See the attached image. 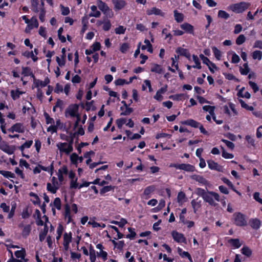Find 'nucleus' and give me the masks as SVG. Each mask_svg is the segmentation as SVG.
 <instances>
[{
	"mask_svg": "<svg viewBox=\"0 0 262 262\" xmlns=\"http://www.w3.org/2000/svg\"><path fill=\"white\" fill-rule=\"evenodd\" d=\"M21 74L24 76H28L32 74L31 69L29 67H23Z\"/></svg>",
	"mask_w": 262,
	"mask_h": 262,
	"instance_id": "obj_58",
	"label": "nucleus"
},
{
	"mask_svg": "<svg viewBox=\"0 0 262 262\" xmlns=\"http://www.w3.org/2000/svg\"><path fill=\"white\" fill-rule=\"evenodd\" d=\"M61 184L58 182L57 178L53 177L50 179V182L47 184V189L51 193L54 194L59 188Z\"/></svg>",
	"mask_w": 262,
	"mask_h": 262,
	"instance_id": "obj_5",
	"label": "nucleus"
},
{
	"mask_svg": "<svg viewBox=\"0 0 262 262\" xmlns=\"http://www.w3.org/2000/svg\"><path fill=\"white\" fill-rule=\"evenodd\" d=\"M27 24L28 25L25 30V32L27 33H30L31 30L34 28H38L39 25L37 18L34 16L31 17L30 23Z\"/></svg>",
	"mask_w": 262,
	"mask_h": 262,
	"instance_id": "obj_10",
	"label": "nucleus"
},
{
	"mask_svg": "<svg viewBox=\"0 0 262 262\" xmlns=\"http://www.w3.org/2000/svg\"><path fill=\"white\" fill-rule=\"evenodd\" d=\"M252 58L253 59H258L260 60L262 58V52L259 50L254 51L252 53Z\"/></svg>",
	"mask_w": 262,
	"mask_h": 262,
	"instance_id": "obj_50",
	"label": "nucleus"
},
{
	"mask_svg": "<svg viewBox=\"0 0 262 262\" xmlns=\"http://www.w3.org/2000/svg\"><path fill=\"white\" fill-rule=\"evenodd\" d=\"M245 88L243 87L238 92L237 95L238 96L241 97L242 98H246L247 99H249L251 97L250 94L246 91L245 92Z\"/></svg>",
	"mask_w": 262,
	"mask_h": 262,
	"instance_id": "obj_36",
	"label": "nucleus"
},
{
	"mask_svg": "<svg viewBox=\"0 0 262 262\" xmlns=\"http://www.w3.org/2000/svg\"><path fill=\"white\" fill-rule=\"evenodd\" d=\"M191 178L202 184V185L209 186V183L202 176L198 174H193L191 176Z\"/></svg>",
	"mask_w": 262,
	"mask_h": 262,
	"instance_id": "obj_20",
	"label": "nucleus"
},
{
	"mask_svg": "<svg viewBox=\"0 0 262 262\" xmlns=\"http://www.w3.org/2000/svg\"><path fill=\"white\" fill-rule=\"evenodd\" d=\"M56 147L60 155L68 156L73 151V140L67 142H58L56 143Z\"/></svg>",
	"mask_w": 262,
	"mask_h": 262,
	"instance_id": "obj_2",
	"label": "nucleus"
},
{
	"mask_svg": "<svg viewBox=\"0 0 262 262\" xmlns=\"http://www.w3.org/2000/svg\"><path fill=\"white\" fill-rule=\"evenodd\" d=\"M25 130L24 127L21 123H17L14 124L11 128L8 129V131L11 133L14 132L17 133H23Z\"/></svg>",
	"mask_w": 262,
	"mask_h": 262,
	"instance_id": "obj_22",
	"label": "nucleus"
},
{
	"mask_svg": "<svg viewBox=\"0 0 262 262\" xmlns=\"http://www.w3.org/2000/svg\"><path fill=\"white\" fill-rule=\"evenodd\" d=\"M0 174L3 175L4 177L9 179V178H14L15 174L9 171L5 170H0Z\"/></svg>",
	"mask_w": 262,
	"mask_h": 262,
	"instance_id": "obj_45",
	"label": "nucleus"
},
{
	"mask_svg": "<svg viewBox=\"0 0 262 262\" xmlns=\"http://www.w3.org/2000/svg\"><path fill=\"white\" fill-rule=\"evenodd\" d=\"M128 230L130 232V234L126 235V238H129V239H133L136 235V234L135 232V229L134 228L129 227V228H128Z\"/></svg>",
	"mask_w": 262,
	"mask_h": 262,
	"instance_id": "obj_61",
	"label": "nucleus"
},
{
	"mask_svg": "<svg viewBox=\"0 0 262 262\" xmlns=\"http://www.w3.org/2000/svg\"><path fill=\"white\" fill-rule=\"evenodd\" d=\"M120 109L122 111L120 115L123 116L129 115L133 111L132 108L128 107L127 106H125V108L121 107Z\"/></svg>",
	"mask_w": 262,
	"mask_h": 262,
	"instance_id": "obj_47",
	"label": "nucleus"
},
{
	"mask_svg": "<svg viewBox=\"0 0 262 262\" xmlns=\"http://www.w3.org/2000/svg\"><path fill=\"white\" fill-rule=\"evenodd\" d=\"M48 231V228L47 225L46 224L44 226L43 230L42 231L39 235V238L40 242L43 241L47 235V234Z\"/></svg>",
	"mask_w": 262,
	"mask_h": 262,
	"instance_id": "obj_40",
	"label": "nucleus"
},
{
	"mask_svg": "<svg viewBox=\"0 0 262 262\" xmlns=\"http://www.w3.org/2000/svg\"><path fill=\"white\" fill-rule=\"evenodd\" d=\"M145 45H142L141 46V49L144 50L147 49V51L149 53H151L153 52L152 47L151 44L150 43V41L148 39H145L144 41Z\"/></svg>",
	"mask_w": 262,
	"mask_h": 262,
	"instance_id": "obj_35",
	"label": "nucleus"
},
{
	"mask_svg": "<svg viewBox=\"0 0 262 262\" xmlns=\"http://www.w3.org/2000/svg\"><path fill=\"white\" fill-rule=\"evenodd\" d=\"M25 92L22 91H20L19 89H17L15 90H12L10 91V95L12 98L15 100L18 99L20 97V96Z\"/></svg>",
	"mask_w": 262,
	"mask_h": 262,
	"instance_id": "obj_30",
	"label": "nucleus"
},
{
	"mask_svg": "<svg viewBox=\"0 0 262 262\" xmlns=\"http://www.w3.org/2000/svg\"><path fill=\"white\" fill-rule=\"evenodd\" d=\"M129 48V45L128 43H123L121 45L120 51L122 53H125L128 51Z\"/></svg>",
	"mask_w": 262,
	"mask_h": 262,
	"instance_id": "obj_59",
	"label": "nucleus"
},
{
	"mask_svg": "<svg viewBox=\"0 0 262 262\" xmlns=\"http://www.w3.org/2000/svg\"><path fill=\"white\" fill-rule=\"evenodd\" d=\"M77 178L73 179L70 181V187L71 189H79V184L77 183Z\"/></svg>",
	"mask_w": 262,
	"mask_h": 262,
	"instance_id": "obj_55",
	"label": "nucleus"
},
{
	"mask_svg": "<svg viewBox=\"0 0 262 262\" xmlns=\"http://www.w3.org/2000/svg\"><path fill=\"white\" fill-rule=\"evenodd\" d=\"M249 223L251 228L255 230L259 229L261 226V221L257 218L251 219Z\"/></svg>",
	"mask_w": 262,
	"mask_h": 262,
	"instance_id": "obj_28",
	"label": "nucleus"
},
{
	"mask_svg": "<svg viewBox=\"0 0 262 262\" xmlns=\"http://www.w3.org/2000/svg\"><path fill=\"white\" fill-rule=\"evenodd\" d=\"M186 198L185 194L182 191L179 192L177 196V201L179 204L182 205L184 202H186Z\"/></svg>",
	"mask_w": 262,
	"mask_h": 262,
	"instance_id": "obj_38",
	"label": "nucleus"
},
{
	"mask_svg": "<svg viewBox=\"0 0 262 262\" xmlns=\"http://www.w3.org/2000/svg\"><path fill=\"white\" fill-rule=\"evenodd\" d=\"M63 230L64 229L63 226L61 224H59L56 230L57 236H56V238L57 241H58L60 238L61 235L63 233Z\"/></svg>",
	"mask_w": 262,
	"mask_h": 262,
	"instance_id": "obj_54",
	"label": "nucleus"
},
{
	"mask_svg": "<svg viewBox=\"0 0 262 262\" xmlns=\"http://www.w3.org/2000/svg\"><path fill=\"white\" fill-rule=\"evenodd\" d=\"M238 101L240 103L241 106L246 109V110L252 111L254 110V107L252 106H249L243 100L239 99H238Z\"/></svg>",
	"mask_w": 262,
	"mask_h": 262,
	"instance_id": "obj_48",
	"label": "nucleus"
},
{
	"mask_svg": "<svg viewBox=\"0 0 262 262\" xmlns=\"http://www.w3.org/2000/svg\"><path fill=\"white\" fill-rule=\"evenodd\" d=\"M31 230V227L30 225H26L25 226L22 231V236L25 237H27L30 234Z\"/></svg>",
	"mask_w": 262,
	"mask_h": 262,
	"instance_id": "obj_44",
	"label": "nucleus"
},
{
	"mask_svg": "<svg viewBox=\"0 0 262 262\" xmlns=\"http://www.w3.org/2000/svg\"><path fill=\"white\" fill-rule=\"evenodd\" d=\"M251 4L248 2H241L239 3L231 4L228 7V10L232 11L235 13H242L249 8Z\"/></svg>",
	"mask_w": 262,
	"mask_h": 262,
	"instance_id": "obj_3",
	"label": "nucleus"
},
{
	"mask_svg": "<svg viewBox=\"0 0 262 262\" xmlns=\"http://www.w3.org/2000/svg\"><path fill=\"white\" fill-rule=\"evenodd\" d=\"M167 85H165L164 86L160 88L156 92V95L154 96V98L158 101H162L163 98L162 95L166 93V92L167 91Z\"/></svg>",
	"mask_w": 262,
	"mask_h": 262,
	"instance_id": "obj_19",
	"label": "nucleus"
},
{
	"mask_svg": "<svg viewBox=\"0 0 262 262\" xmlns=\"http://www.w3.org/2000/svg\"><path fill=\"white\" fill-rule=\"evenodd\" d=\"M174 17L175 20L178 23L182 22L183 20L184 16L183 14L178 12L177 10L174 11Z\"/></svg>",
	"mask_w": 262,
	"mask_h": 262,
	"instance_id": "obj_49",
	"label": "nucleus"
},
{
	"mask_svg": "<svg viewBox=\"0 0 262 262\" xmlns=\"http://www.w3.org/2000/svg\"><path fill=\"white\" fill-rule=\"evenodd\" d=\"M241 252L243 254L248 257H249L252 254V251L247 246H244L241 249Z\"/></svg>",
	"mask_w": 262,
	"mask_h": 262,
	"instance_id": "obj_52",
	"label": "nucleus"
},
{
	"mask_svg": "<svg viewBox=\"0 0 262 262\" xmlns=\"http://www.w3.org/2000/svg\"><path fill=\"white\" fill-rule=\"evenodd\" d=\"M93 184H96L99 186H103L105 184H107L108 182L104 180H101L100 179H96L93 182H91Z\"/></svg>",
	"mask_w": 262,
	"mask_h": 262,
	"instance_id": "obj_62",
	"label": "nucleus"
},
{
	"mask_svg": "<svg viewBox=\"0 0 262 262\" xmlns=\"http://www.w3.org/2000/svg\"><path fill=\"white\" fill-rule=\"evenodd\" d=\"M176 52L179 55L185 56L188 59H190L191 55L187 49L179 47L176 49Z\"/></svg>",
	"mask_w": 262,
	"mask_h": 262,
	"instance_id": "obj_25",
	"label": "nucleus"
},
{
	"mask_svg": "<svg viewBox=\"0 0 262 262\" xmlns=\"http://www.w3.org/2000/svg\"><path fill=\"white\" fill-rule=\"evenodd\" d=\"M218 17L226 19L229 17V14L225 11L219 10L218 12Z\"/></svg>",
	"mask_w": 262,
	"mask_h": 262,
	"instance_id": "obj_63",
	"label": "nucleus"
},
{
	"mask_svg": "<svg viewBox=\"0 0 262 262\" xmlns=\"http://www.w3.org/2000/svg\"><path fill=\"white\" fill-rule=\"evenodd\" d=\"M146 14L148 15L154 14L162 17H164L165 16V13L163 12L161 9H158L156 7H152L150 9H147L146 10Z\"/></svg>",
	"mask_w": 262,
	"mask_h": 262,
	"instance_id": "obj_16",
	"label": "nucleus"
},
{
	"mask_svg": "<svg viewBox=\"0 0 262 262\" xmlns=\"http://www.w3.org/2000/svg\"><path fill=\"white\" fill-rule=\"evenodd\" d=\"M150 71L158 74H162L164 72V70L161 66L159 64L154 63L151 65Z\"/></svg>",
	"mask_w": 262,
	"mask_h": 262,
	"instance_id": "obj_34",
	"label": "nucleus"
},
{
	"mask_svg": "<svg viewBox=\"0 0 262 262\" xmlns=\"http://www.w3.org/2000/svg\"><path fill=\"white\" fill-rule=\"evenodd\" d=\"M96 4L99 9L103 12V13L107 18H112L114 15V12L108 5L101 0H96Z\"/></svg>",
	"mask_w": 262,
	"mask_h": 262,
	"instance_id": "obj_4",
	"label": "nucleus"
},
{
	"mask_svg": "<svg viewBox=\"0 0 262 262\" xmlns=\"http://www.w3.org/2000/svg\"><path fill=\"white\" fill-rule=\"evenodd\" d=\"M171 235L174 241L176 242L183 243H186V238L182 233H179L178 231L174 230L171 232Z\"/></svg>",
	"mask_w": 262,
	"mask_h": 262,
	"instance_id": "obj_11",
	"label": "nucleus"
},
{
	"mask_svg": "<svg viewBox=\"0 0 262 262\" xmlns=\"http://www.w3.org/2000/svg\"><path fill=\"white\" fill-rule=\"evenodd\" d=\"M228 243L231 245L233 248H239L242 245V242H241L239 239L230 238L228 241Z\"/></svg>",
	"mask_w": 262,
	"mask_h": 262,
	"instance_id": "obj_32",
	"label": "nucleus"
},
{
	"mask_svg": "<svg viewBox=\"0 0 262 262\" xmlns=\"http://www.w3.org/2000/svg\"><path fill=\"white\" fill-rule=\"evenodd\" d=\"M64 220L66 222L67 224L70 223L72 221V216L70 213V206L68 204H66L64 206Z\"/></svg>",
	"mask_w": 262,
	"mask_h": 262,
	"instance_id": "obj_21",
	"label": "nucleus"
},
{
	"mask_svg": "<svg viewBox=\"0 0 262 262\" xmlns=\"http://www.w3.org/2000/svg\"><path fill=\"white\" fill-rule=\"evenodd\" d=\"M31 9L35 13H38L42 8H44V4L42 2L39 3L38 0H30Z\"/></svg>",
	"mask_w": 262,
	"mask_h": 262,
	"instance_id": "obj_14",
	"label": "nucleus"
},
{
	"mask_svg": "<svg viewBox=\"0 0 262 262\" xmlns=\"http://www.w3.org/2000/svg\"><path fill=\"white\" fill-rule=\"evenodd\" d=\"M246 40L245 36L243 34L239 35L236 39V43L237 45L243 44Z\"/></svg>",
	"mask_w": 262,
	"mask_h": 262,
	"instance_id": "obj_64",
	"label": "nucleus"
},
{
	"mask_svg": "<svg viewBox=\"0 0 262 262\" xmlns=\"http://www.w3.org/2000/svg\"><path fill=\"white\" fill-rule=\"evenodd\" d=\"M179 167V169L187 172H193L195 170L194 166L189 164H180Z\"/></svg>",
	"mask_w": 262,
	"mask_h": 262,
	"instance_id": "obj_27",
	"label": "nucleus"
},
{
	"mask_svg": "<svg viewBox=\"0 0 262 262\" xmlns=\"http://www.w3.org/2000/svg\"><path fill=\"white\" fill-rule=\"evenodd\" d=\"M207 164L208 167L211 170H215L218 171H222L223 167L212 160H208Z\"/></svg>",
	"mask_w": 262,
	"mask_h": 262,
	"instance_id": "obj_23",
	"label": "nucleus"
},
{
	"mask_svg": "<svg viewBox=\"0 0 262 262\" xmlns=\"http://www.w3.org/2000/svg\"><path fill=\"white\" fill-rule=\"evenodd\" d=\"M79 105L77 104L70 105L65 110V116L67 118H74L77 116L78 113Z\"/></svg>",
	"mask_w": 262,
	"mask_h": 262,
	"instance_id": "obj_7",
	"label": "nucleus"
},
{
	"mask_svg": "<svg viewBox=\"0 0 262 262\" xmlns=\"http://www.w3.org/2000/svg\"><path fill=\"white\" fill-rule=\"evenodd\" d=\"M195 193L199 196H201L203 200L212 206H216L217 202L220 201L219 194L214 191L205 190L201 188H197L195 189Z\"/></svg>",
	"mask_w": 262,
	"mask_h": 262,
	"instance_id": "obj_1",
	"label": "nucleus"
},
{
	"mask_svg": "<svg viewBox=\"0 0 262 262\" xmlns=\"http://www.w3.org/2000/svg\"><path fill=\"white\" fill-rule=\"evenodd\" d=\"M181 123L184 125L190 126L194 128H198L200 125V123L193 119H188L187 120L182 121Z\"/></svg>",
	"mask_w": 262,
	"mask_h": 262,
	"instance_id": "obj_29",
	"label": "nucleus"
},
{
	"mask_svg": "<svg viewBox=\"0 0 262 262\" xmlns=\"http://www.w3.org/2000/svg\"><path fill=\"white\" fill-rule=\"evenodd\" d=\"M98 251L96 252L97 256L101 258L103 261L106 260L107 258V252L104 250L105 248L101 244H98L96 246Z\"/></svg>",
	"mask_w": 262,
	"mask_h": 262,
	"instance_id": "obj_9",
	"label": "nucleus"
},
{
	"mask_svg": "<svg viewBox=\"0 0 262 262\" xmlns=\"http://www.w3.org/2000/svg\"><path fill=\"white\" fill-rule=\"evenodd\" d=\"M180 27L182 29H183L185 32L187 33H189L190 34H194V28L193 26L191 25L185 23L182 24L180 25Z\"/></svg>",
	"mask_w": 262,
	"mask_h": 262,
	"instance_id": "obj_24",
	"label": "nucleus"
},
{
	"mask_svg": "<svg viewBox=\"0 0 262 262\" xmlns=\"http://www.w3.org/2000/svg\"><path fill=\"white\" fill-rule=\"evenodd\" d=\"M191 205L193 208V212L196 213L201 207V201H198V199H193L191 201Z\"/></svg>",
	"mask_w": 262,
	"mask_h": 262,
	"instance_id": "obj_33",
	"label": "nucleus"
},
{
	"mask_svg": "<svg viewBox=\"0 0 262 262\" xmlns=\"http://www.w3.org/2000/svg\"><path fill=\"white\" fill-rule=\"evenodd\" d=\"M97 6L92 5L90 7L91 12L89 14V17H99L101 15V12L97 10Z\"/></svg>",
	"mask_w": 262,
	"mask_h": 262,
	"instance_id": "obj_26",
	"label": "nucleus"
},
{
	"mask_svg": "<svg viewBox=\"0 0 262 262\" xmlns=\"http://www.w3.org/2000/svg\"><path fill=\"white\" fill-rule=\"evenodd\" d=\"M32 144V140H28L19 147V149L23 151L25 149L30 148Z\"/></svg>",
	"mask_w": 262,
	"mask_h": 262,
	"instance_id": "obj_51",
	"label": "nucleus"
},
{
	"mask_svg": "<svg viewBox=\"0 0 262 262\" xmlns=\"http://www.w3.org/2000/svg\"><path fill=\"white\" fill-rule=\"evenodd\" d=\"M215 108V107L214 106L204 105L203 106V110L208 112L210 115H214Z\"/></svg>",
	"mask_w": 262,
	"mask_h": 262,
	"instance_id": "obj_46",
	"label": "nucleus"
},
{
	"mask_svg": "<svg viewBox=\"0 0 262 262\" xmlns=\"http://www.w3.org/2000/svg\"><path fill=\"white\" fill-rule=\"evenodd\" d=\"M39 167L40 168V170H43L45 171H47L50 173L51 175H52L53 174V171L54 169L53 167V163H52L51 165L48 167H45L41 165H38Z\"/></svg>",
	"mask_w": 262,
	"mask_h": 262,
	"instance_id": "obj_43",
	"label": "nucleus"
},
{
	"mask_svg": "<svg viewBox=\"0 0 262 262\" xmlns=\"http://www.w3.org/2000/svg\"><path fill=\"white\" fill-rule=\"evenodd\" d=\"M89 256L91 262H96V252H95V250L92 248H90Z\"/></svg>",
	"mask_w": 262,
	"mask_h": 262,
	"instance_id": "obj_41",
	"label": "nucleus"
},
{
	"mask_svg": "<svg viewBox=\"0 0 262 262\" xmlns=\"http://www.w3.org/2000/svg\"><path fill=\"white\" fill-rule=\"evenodd\" d=\"M232 221L234 224L237 226H245L247 222L244 214L241 212H235L233 214Z\"/></svg>",
	"mask_w": 262,
	"mask_h": 262,
	"instance_id": "obj_6",
	"label": "nucleus"
},
{
	"mask_svg": "<svg viewBox=\"0 0 262 262\" xmlns=\"http://www.w3.org/2000/svg\"><path fill=\"white\" fill-rule=\"evenodd\" d=\"M72 233L64 232L63 236V246L65 250H68L69 248V245L72 241Z\"/></svg>",
	"mask_w": 262,
	"mask_h": 262,
	"instance_id": "obj_13",
	"label": "nucleus"
},
{
	"mask_svg": "<svg viewBox=\"0 0 262 262\" xmlns=\"http://www.w3.org/2000/svg\"><path fill=\"white\" fill-rule=\"evenodd\" d=\"M147 87L148 88L149 92H151L152 91V88L150 81L148 80H145L144 81V84L142 85V90H146Z\"/></svg>",
	"mask_w": 262,
	"mask_h": 262,
	"instance_id": "obj_57",
	"label": "nucleus"
},
{
	"mask_svg": "<svg viewBox=\"0 0 262 262\" xmlns=\"http://www.w3.org/2000/svg\"><path fill=\"white\" fill-rule=\"evenodd\" d=\"M112 3L116 11H119L125 7L126 3L124 0H112Z\"/></svg>",
	"mask_w": 262,
	"mask_h": 262,
	"instance_id": "obj_17",
	"label": "nucleus"
},
{
	"mask_svg": "<svg viewBox=\"0 0 262 262\" xmlns=\"http://www.w3.org/2000/svg\"><path fill=\"white\" fill-rule=\"evenodd\" d=\"M177 251L178 253L181 257H187L191 262H192L191 257L188 252L183 251V250L179 247L178 248Z\"/></svg>",
	"mask_w": 262,
	"mask_h": 262,
	"instance_id": "obj_37",
	"label": "nucleus"
},
{
	"mask_svg": "<svg viewBox=\"0 0 262 262\" xmlns=\"http://www.w3.org/2000/svg\"><path fill=\"white\" fill-rule=\"evenodd\" d=\"M113 189L114 187L111 185L104 186L100 189V193L101 194H103L107 192L113 190Z\"/></svg>",
	"mask_w": 262,
	"mask_h": 262,
	"instance_id": "obj_56",
	"label": "nucleus"
},
{
	"mask_svg": "<svg viewBox=\"0 0 262 262\" xmlns=\"http://www.w3.org/2000/svg\"><path fill=\"white\" fill-rule=\"evenodd\" d=\"M14 254L17 258L23 259L26 256V250L24 248H21L20 250H17L15 252Z\"/></svg>",
	"mask_w": 262,
	"mask_h": 262,
	"instance_id": "obj_39",
	"label": "nucleus"
},
{
	"mask_svg": "<svg viewBox=\"0 0 262 262\" xmlns=\"http://www.w3.org/2000/svg\"><path fill=\"white\" fill-rule=\"evenodd\" d=\"M49 82L50 80L48 78H45L43 81L35 79H34L33 84L35 87L38 89V88L45 87Z\"/></svg>",
	"mask_w": 262,
	"mask_h": 262,
	"instance_id": "obj_18",
	"label": "nucleus"
},
{
	"mask_svg": "<svg viewBox=\"0 0 262 262\" xmlns=\"http://www.w3.org/2000/svg\"><path fill=\"white\" fill-rule=\"evenodd\" d=\"M68 174V168L66 166H63L60 167L58 170L57 173V180L59 182H60L61 185L64 180V176Z\"/></svg>",
	"mask_w": 262,
	"mask_h": 262,
	"instance_id": "obj_12",
	"label": "nucleus"
},
{
	"mask_svg": "<svg viewBox=\"0 0 262 262\" xmlns=\"http://www.w3.org/2000/svg\"><path fill=\"white\" fill-rule=\"evenodd\" d=\"M212 50L216 59L220 60L222 55L221 52L215 47H213Z\"/></svg>",
	"mask_w": 262,
	"mask_h": 262,
	"instance_id": "obj_53",
	"label": "nucleus"
},
{
	"mask_svg": "<svg viewBox=\"0 0 262 262\" xmlns=\"http://www.w3.org/2000/svg\"><path fill=\"white\" fill-rule=\"evenodd\" d=\"M155 189L156 187L154 185H150L146 187L141 195V198L145 200L148 199L150 197V194L155 190Z\"/></svg>",
	"mask_w": 262,
	"mask_h": 262,
	"instance_id": "obj_15",
	"label": "nucleus"
},
{
	"mask_svg": "<svg viewBox=\"0 0 262 262\" xmlns=\"http://www.w3.org/2000/svg\"><path fill=\"white\" fill-rule=\"evenodd\" d=\"M56 60L58 66L61 67L64 66L66 63L65 57H62L61 56L60 57L57 56L56 57Z\"/></svg>",
	"mask_w": 262,
	"mask_h": 262,
	"instance_id": "obj_60",
	"label": "nucleus"
},
{
	"mask_svg": "<svg viewBox=\"0 0 262 262\" xmlns=\"http://www.w3.org/2000/svg\"><path fill=\"white\" fill-rule=\"evenodd\" d=\"M98 25H100L103 24L102 29L104 31H108L111 28V23L110 20L108 19H104V20L102 21H99L98 22Z\"/></svg>",
	"mask_w": 262,
	"mask_h": 262,
	"instance_id": "obj_31",
	"label": "nucleus"
},
{
	"mask_svg": "<svg viewBox=\"0 0 262 262\" xmlns=\"http://www.w3.org/2000/svg\"><path fill=\"white\" fill-rule=\"evenodd\" d=\"M0 149L8 155L14 153L15 148L13 146L9 145L6 141L2 140L0 142Z\"/></svg>",
	"mask_w": 262,
	"mask_h": 262,
	"instance_id": "obj_8",
	"label": "nucleus"
},
{
	"mask_svg": "<svg viewBox=\"0 0 262 262\" xmlns=\"http://www.w3.org/2000/svg\"><path fill=\"white\" fill-rule=\"evenodd\" d=\"M192 59L194 62L195 63V65L192 66V68H196L198 69H201V62L200 61L199 57L195 55H192Z\"/></svg>",
	"mask_w": 262,
	"mask_h": 262,
	"instance_id": "obj_42",
	"label": "nucleus"
}]
</instances>
